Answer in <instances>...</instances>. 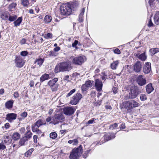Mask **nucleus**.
<instances>
[{"instance_id": "f257e3e1", "label": "nucleus", "mask_w": 159, "mask_h": 159, "mask_svg": "<svg viewBox=\"0 0 159 159\" xmlns=\"http://www.w3.org/2000/svg\"><path fill=\"white\" fill-rule=\"evenodd\" d=\"M72 69L70 62L64 61L58 64L55 69V72L57 73L59 72H69Z\"/></svg>"}, {"instance_id": "f03ea898", "label": "nucleus", "mask_w": 159, "mask_h": 159, "mask_svg": "<svg viewBox=\"0 0 159 159\" xmlns=\"http://www.w3.org/2000/svg\"><path fill=\"white\" fill-rule=\"evenodd\" d=\"M82 152L81 145L76 148L73 149L70 153V159H77L81 155Z\"/></svg>"}, {"instance_id": "7ed1b4c3", "label": "nucleus", "mask_w": 159, "mask_h": 159, "mask_svg": "<svg viewBox=\"0 0 159 159\" xmlns=\"http://www.w3.org/2000/svg\"><path fill=\"white\" fill-rule=\"evenodd\" d=\"M72 9L68 5L62 4L60 7L61 13L63 16H68L71 13Z\"/></svg>"}, {"instance_id": "20e7f679", "label": "nucleus", "mask_w": 159, "mask_h": 159, "mask_svg": "<svg viewBox=\"0 0 159 159\" xmlns=\"http://www.w3.org/2000/svg\"><path fill=\"white\" fill-rule=\"evenodd\" d=\"M125 107L128 110L131 109L133 108L137 107L139 106V104L134 100L131 101H125L123 103Z\"/></svg>"}, {"instance_id": "39448f33", "label": "nucleus", "mask_w": 159, "mask_h": 159, "mask_svg": "<svg viewBox=\"0 0 159 159\" xmlns=\"http://www.w3.org/2000/svg\"><path fill=\"white\" fill-rule=\"evenodd\" d=\"M141 92L138 87H132L130 90L129 94V97L131 99L135 98Z\"/></svg>"}, {"instance_id": "423d86ee", "label": "nucleus", "mask_w": 159, "mask_h": 159, "mask_svg": "<svg viewBox=\"0 0 159 159\" xmlns=\"http://www.w3.org/2000/svg\"><path fill=\"white\" fill-rule=\"evenodd\" d=\"M86 60V57L85 56H80L74 57L72 62L73 64L80 65Z\"/></svg>"}, {"instance_id": "0eeeda50", "label": "nucleus", "mask_w": 159, "mask_h": 159, "mask_svg": "<svg viewBox=\"0 0 159 159\" xmlns=\"http://www.w3.org/2000/svg\"><path fill=\"white\" fill-rule=\"evenodd\" d=\"M64 120V117L62 114L61 113L56 114L53 118V123L55 125L59 122H61Z\"/></svg>"}, {"instance_id": "6e6552de", "label": "nucleus", "mask_w": 159, "mask_h": 159, "mask_svg": "<svg viewBox=\"0 0 159 159\" xmlns=\"http://www.w3.org/2000/svg\"><path fill=\"white\" fill-rule=\"evenodd\" d=\"M58 80V78H55L48 82V84L50 86L52 91H54L57 90L58 85L56 83Z\"/></svg>"}, {"instance_id": "1a4fd4ad", "label": "nucleus", "mask_w": 159, "mask_h": 159, "mask_svg": "<svg viewBox=\"0 0 159 159\" xmlns=\"http://www.w3.org/2000/svg\"><path fill=\"white\" fill-rule=\"evenodd\" d=\"M82 98V95L80 93H77L73 97L72 100L70 101L72 105H76Z\"/></svg>"}, {"instance_id": "9d476101", "label": "nucleus", "mask_w": 159, "mask_h": 159, "mask_svg": "<svg viewBox=\"0 0 159 159\" xmlns=\"http://www.w3.org/2000/svg\"><path fill=\"white\" fill-rule=\"evenodd\" d=\"M136 81L138 84L142 86L144 85L146 83L145 78L142 75H139L136 79Z\"/></svg>"}, {"instance_id": "9b49d317", "label": "nucleus", "mask_w": 159, "mask_h": 159, "mask_svg": "<svg viewBox=\"0 0 159 159\" xmlns=\"http://www.w3.org/2000/svg\"><path fill=\"white\" fill-rule=\"evenodd\" d=\"M15 63H16V66L18 67H22L25 63L24 60L20 57H16L15 59Z\"/></svg>"}, {"instance_id": "f8f14e48", "label": "nucleus", "mask_w": 159, "mask_h": 159, "mask_svg": "<svg viewBox=\"0 0 159 159\" xmlns=\"http://www.w3.org/2000/svg\"><path fill=\"white\" fill-rule=\"evenodd\" d=\"M142 66V63L138 61L133 65L134 70L136 72H139L141 70Z\"/></svg>"}, {"instance_id": "ddd939ff", "label": "nucleus", "mask_w": 159, "mask_h": 159, "mask_svg": "<svg viewBox=\"0 0 159 159\" xmlns=\"http://www.w3.org/2000/svg\"><path fill=\"white\" fill-rule=\"evenodd\" d=\"M103 84L102 82L99 79H96L95 80V86L96 89L99 92L102 91V87Z\"/></svg>"}, {"instance_id": "4468645a", "label": "nucleus", "mask_w": 159, "mask_h": 159, "mask_svg": "<svg viewBox=\"0 0 159 159\" xmlns=\"http://www.w3.org/2000/svg\"><path fill=\"white\" fill-rule=\"evenodd\" d=\"M93 81L88 80L85 82V84L82 85L81 89L82 91H86L89 88L91 87L93 83Z\"/></svg>"}, {"instance_id": "2eb2a0df", "label": "nucleus", "mask_w": 159, "mask_h": 159, "mask_svg": "<svg viewBox=\"0 0 159 159\" xmlns=\"http://www.w3.org/2000/svg\"><path fill=\"white\" fill-rule=\"evenodd\" d=\"M17 114L14 113H8L6 115V119L10 122H11L17 117Z\"/></svg>"}, {"instance_id": "dca6fc26", "label": "nucleus", "mask_w": 159, "mask_h": 159, "mask_svg": "<svg viewBox=\"0 0 159 159\" xmlns=\"http://www.w3.org/2000/svg\"><path fill=\"white\" fill-rule=\"evenodd\" d=\"M63 111L65 114L70 116L74 113L75 110L72 107H67L64 108Z\"/></svg>"}, {"instance_id": "f3484780", "label": "nucleus", "mask_w": 159, "mask_h": 159, "mask_svg": "<svg viewBox=\"0 0 159 159\" xmlns=\"http://www.w3.org/2000/svg\"><path fill=\"white\" fill-rule=\"evenodd\" d=\"M151 70V64L150 63H146L143 67V72L145 74H148Z\"/></svg>"}, {"instance_id": "a211bd4d", "label": "nucleus", "mask_w": 159, "mask_h": 159, "mask_svg": "<svg viewBox=\"0 0 159 159\" xmlns=\"http://www.w3.org/2000/svg\"><path fill=\"white\" fill-rule=\"evenodd\" d=\"M115 135L114 134L108 133L104 136L103 139L104 140V142H105L110 139H112L115 138Z\"/></svg>"}, {"instance_id": "6ab92c4d", "label": "nucleus", "mask_w": 159, "mask_h": 159, "mask_svg": "<svg viewBox=\"0 0 159 159\" xmlns=\"http://www.w3.org/2000/svg\"><path fill=\"white\" fill-rule=\"evenodd\" d=\"M134 56L142 61H144L147 58L145 53L140 54L139 52L136 53H134Z\"/></svg>"}, {"instance_id": "aec40b11", "label": "nucleus", "mask_w": 159, "mask_h": 159, "mask_svg": "<svg viewBox=\"0 0 159 159\" xmlns=\"http://www.w3.org/2000/svg\"><path fill=\"white\" fill-rule=\"evenodd\" d=\"M28 140L24 136L21 138L19 142V144L20 146H25L27 143Z\"/></svg>"}, {"instance_id": "412c9836", "label": "nucleus", "mask_w": 159, "mask_h": 159, "mask_svg": "<svg viewBox=\"0 0 159 159\" xmlns=\"http://www.w3.org/2000/svg\"><path fill=\"white\" fill-rule=\"evenodd\" d=\"M146 92L148 93H151L154 90V88L152 87V84L149 83L146 86Z\"/></svg>"}, {"instance_id": "4be33fe9", "label": "nucleus", "mask_w": 159, "mask_h": 159, "mask_svg": "<svg viewBox=\"0 0 159 159\" xmlns=\"http://www.w3.org/2000/svg\"><path fill=\"white\" fill-rule=\"evenodd\" d=\"M154 22L156 25H159V11H157L154 17Z\"/></svg>"}, {"instance_id": "5701e85b", "label": "nucleus", "mask_w": 159, "mask_h": 159, "mask_svg": "<svg viewBox=\"0 0 159 159\" xmlns=\"http://www.w3.org/2000/svg\"><path fill=\"white\" fill-rule=\"evenodd\" d=\"M14 101L12 100H9L5 103L6 108L7 109L11 108L13 107Z\"/></svg>"}, {"instance_id": "b1692460", "label": "nucleus", "mask_w": 159, "mask_h": 159, "mask_svg": "<svg viewBox=\"0 0 159 159\" xmlns=\"http://www.w3.org/2000/svg\"><path fill=\"white\" fill-rule=\"evenodd\" d=\"M52 18L50 15H46L44 19V22L45 23H50L52 20Z\"/></svg>"}, {"instance_id": "393cba45", "label": "nucleus", "mask_w": 159, "mask_h": 159, "mask_svg": "<svg viewBox=\"0 0 159 159\" xmlns=\"http://www.w3.org/2000/svg\"><path fill=\"white\" fill-rule=\"evenodd\" d=\"M20 134L18 132H15L12 135V139L15 141H16L20 139Z\"/></svg>"}, {"instance_id": "a878e982", "label": "nucleus", "mask_w": 159, "mask_h": 159, "mask_svg": "<svg viewBox=\"0 0 159 159\" xmlns=\"http://www.w3.org/2000/svg\"><path fill=\"white\" fill-rule=\"evenodd\" d=\"M49 75L48 74H44L41 77L40 79V81L41 82H42L43 81L48 80L49 79Z\"/></svg>"}, {"instance_id": "bb28decb", "label": "nucleus", "mask_w": 159, "mask_h": 159, "mask_svg": "<svg viewBox=\"0 0 159 159\" xmlns=\"http://www.w3.org/2000/svg\"><path fill=\"white\" fill-rule=\"evenodd\" d=\"M9 138V137L8 136H6L5 139L4 140L3 142L1 143H0V150H4L6 148V147L5 145L4 144V142L5 143H7L6 139H8Z\"/></svg>"}, {"instance_id": "cd10ccee", "label": "nucleus", "mask_w": 159, "mask_h": 159, "mask_svg": "<svg viewBox=\"0 0 159 159\" xmlns=\"http://www.w3.org/2000/svg\"><path fill=\"white\" fill-rule=\"evenodd\" d=\"M79 5V3L77 1H75L73 2L70 6L71 8L72 9V10L73 9L74 10L78 7Z\"/></svg>"}, {"instance_id": "c85d7f7f", "label": "nucleus", "mask_w": 159, "mask_h": 159, "mask_svg": "<svg viewBox=\"0 0 159 159\" xmlns=\"http://www.w3.org/2000/svg\"><path fill=\"white\" fill-rule=\"evenodd\" d=\"M119 62L118 61H115L111 63V67L112 69L115 70L118 66Z\"/></svg>"}, {"instance_id": "c756f323", "label": "nucleus", "mask_w": 159, "mask_h": 159, "mask_svg": "<svg viewBox=\"0 0 159 159\" xmlns=\"http://www.w3.org/2000/svg\"><path fill=\"white\" fill-rule=\"evenodd\" d=\"M149 52L151 53L152 55H153L159 52V48H151L149 50Z\"/></svg>"}, {"instance_id": "7c9ffc66", "label": "nucleus", "mask_w": 159, "mask_h": 159, "mask_svg": "<svg viewBox=\"0 0 159 159\" xmlns=\"http://www.w3.org/2000/svg\"><path fill=\"white\" fill-rule=\"evenodd\" d=\"M22 21V19L21 17H19L18 19L14 22L15 26H19Z\"/></svg>"}, {"instance_id": "2f4dec72", "label": "nucleus", "mask_w": 159, "mask_h": 159, "mask_svg": "<svg viewBox=\"0 0 159 159\" xmlns=\"http://www.w3.org/2000/svg\"><path fill=\"white\" fill-rule=\"evenodd\" d=\"M16 5V3H12L9 6L8 10L9 11H13L15 9V7Z\"/></svg>"}, {"instance_id": "473e14b6", "label": "nucleus", "mask_w": 159, "mask_h": 159, "mask_svg": "<svg viewBox=\"0 0 159 159\" xmlns=\"http://www.w3.org/2000/svg\"><path fill=\"white\" fill-rule=\"evenodd\" d=\"M32 135V133L30 131H28L24 137H25L26 139L28 140L31 137Z\"/></svg>"}, {"instance_id": "72a5a7b5", "label": "nucleus", "mask_w": 159, "mask_h": 159, "mask_svg": "<svg viewBox=\"0 0 159 159\" xmlns=\"http://www.w3.org/2000/svg\"><path fill=\"white\" fill-rule=\"evenodd\" d=\"M43 62V60L41 58H39L36 60L35 63L39 65V66H40Z\"/></svg>"}, {"instance_id": "f704fd0d", "label": "nucleus", "mask_w": 159, "mask_h": 159, "mask_svg": "<svg viewBox=\"0 0 159 159\" xmlns=\"http://www.w3.org/2000/svg\"><path fill=\"white\" fill-rule=\"evenodd\" d=\"M21 4L24 7H26L29 4V0H21Z\"/></svg>"}, {"instance_id": "c9c22d12", "label": "nucleus", "mask_w": 159, "mask_h": 159, "mask_svg": "<svg viewBox=\"0 0 159 159\" xmlns=\"http://www.w3.org/2000/svg\"><path fill=\"white\" fill-rule=\"evenodd\" d=\"M39 128V127L34 125L32 127V131L33 132H37V133H38L39 132H40V131L38 129Z\"/></svg>"}, {"instance_id": "e433bc0d", "label": "nucleus", "mask_w": 159, "mask_h": 159, "mask_svg": "<svg viewBox=\"0 0 159 159\" xmlns=\"http://www.w3.org/2000/svg\"><path fill=\"white\" fill-rule=\"evenodd\" d=\"M68 143H72L73 145H76L78 143V140L76 139H75L73 140H70L68 141Z\"/></svg>"}, {"instance_id": "4c0bfd02", "label": "nucleus", "mask_w": 159, "mask_h": 159, "mask_svg": "<svg viewBox=\"0 0 159 159\" xmlns=\"http://www.w3.org/2000/svg\"><path fill=\"white\" fill-rule=\"evenodd\" d=\"M8 15L7 13H4L2 14L1 18L2 19L6 20L8 19Z\"/></svg>"}, {"instance_id": "58836bf2", "label": "nucleus", "mask_w": 159, "mask_h": 159, "mask_svg": "<svg viewBox=\"0 0 159 159\" xmlns=\"http://www.w3.org/2000/svg\"><path fill=\"white\" fill-rule=\"evenodd\" d=\"M140 98L142 101H144L147 99V96L144 94H141L140 95Z\"/></svg>"}, {"instance_id": "ea45409f", "label": "nucleus", "mask_w": 159, "mask_h": 159, "mask_svg": "<svg viewBox=\"0 0 159 159\" xmlns=\"http://www.w3.org/2000/svg\"><path fill=\"white\" fill-rule=\"evenodd\" d=\"M44 124L43 122L41 120H39L36 121L35 125L39 127L40 126Z\"/></svg>"}, {"instance_id": "a19ab883", "label": "nucleus", "mask_w": 159, "mask_h": 159, "mask_svg": "<svg viewBox=\"0 0 159 159\" xmlns=\"http://www.w3.org/2000/svg\"><path fill=\"white\" fill-rule=\"evenodd\" d=\"M57 136V133L55 132L51 133L50 134V137L52 139H55Z\"/></svg>"}, {"instance_id": "79ce46f5", "label": "nucleus", "mask_w": 159, "mask_h": 159, "mask_svg": "<svg viewBox=\"0 0 159 159\" xmlns=\"http://www.w3.org/2000/svg\"><path fill=\"white\" fill-rule=\"evenodd\" d=\"M33 148H31L27 152H25V156L26 157H28L30 156L32 153L33 151H34Z\"/></svg>"}, {"instance_id": "37998d69", "label": "nucleus", "mask_w": 159, "mask_h": 159, "mask_svg": "<svg viewBox=\"0 0 159 159\" xmlns=\"http://www.w3.org/2000/svg\"><path fill=\"white\" fill-rule=\"evenodd\" d=\"M17 16L16 15L13 16H10L9 17L8 20L11 21H12L15 20L17 18Z\"/></svg>"}, {"instance_id": "c03bdc74", "label": "nucleus", "mask_w": 159, "mask_h": 159, "mask_svg": "<svg viewBox=\"0 0 159 159\" xmlns=\"http://www.w3.org/2000/svg\"><path fill=\"white\" fill-rule=\"evenodd\" d=\"M118 126L117 123H115L114 124L110 125L109 129H111L113 130L115 129Z\"/></svg>"}, {"instance_id": "a18cd8bd", "label": "nucleus", "mask_w": 159, "mask_h": 159, "mask_svg": "<svg viewBox=\"0 0 159 159\" xmlns=\"http://www.w3.org/2000/svg\"><path fill=\"white\" fill-rule=\"evenodd\" d=\"M76 91V90L75 89H74L71 90L70 92L67 94L66 97H68L71 96L73 93H74Z\"/></svg>"}, {"instance_id": "49530a36", "label": "nucleus", "mask_w": 159, "mask_h": 159, "mask_svg": "<svg viewBox=\"0 0 159 159\" xmlns=\"http://www.w3.org/2000/svg\"><path fill=\"white\" fill-rule=\"evenodd\" d=\"M27 116V113L26 112H24L21 113L20 114V116L22 119H24Z\"/></svg>"}, {"instance_id": "de8ad7c7", "label": "nucleus", "mask_w": 159, "mask_h": 159, "mask_svg": "<svg viewBox=\"0 0 159 159\" xmlns=\"http://www.w3.org/2000/svg\"><path fill=\"white\" fill-rule=\"evenodd\" d=\"M44 37L46 39L52 38V35L50 33H48L47 34H46L44 35Z\"/></svg>"}, {"instance_id": "09e8293b", "label": "nucleus", "mask_w": 159, "mask_h": 159, "mask_svg": "<svg viewBox=\"0 0 159 159\" xmlns=\"http://www.w3.org/2000/svg\"><path fill=\"white\" fill-rule=\"evenodd\" d=\"M49 56H56V54L54 51H51L49 52Z\"/></svg>"}, {"instance_id": "8fccbe9b", "label": "nucleus", "mask_w": 159, "mask_h": 159, "mask_svg": "<svg viewBox=\"0 0 159 159\" xmlns=\"http://www.w3.org/2000/svg\"><path fill=\"white\" fill-rule=\"evenodd\" d=\"M147 25L148 27H151L154 26V24L152 22L151 19H150L148 23L147 24Z\"/></svg>"}, {"instance_id": "3c124183", "label": "nucleus", "mask_w": 159, "mask_h": 159, "mask_svg": "<svg viewBox=\"0 0 159 159\" xmlns=\"http://www.w3.org/2000/svg\"><path fill=\"white\" fill-rule=\"evenodd\" d=\"M28 53L27 51H23L20 52V55L23 56H26Z\"/></svg>"}, {"instance_id": "603ef678", "label": "nucleus", "mask_w": 159, "mask_h": 159, "mask_svg": "<svg viewBox=\"0 0 159 159\" xmlns=\"http://www.w3.org/2000/svg\"><path fill=\"white\" fill-rule=\"evenodd\" d=\"M114 53L115 54H119L120 53V51L118 48H116L113 50Z\"/></svg>"}, {"instance_id": "864d4df0", "label": "nucleus", "mask_w": 159, "mask_h": 159, "mask_svg": "<svg viewBox=\"0 0 159 159\" xmlns=\"http://www.w3.org/2000/svg\"><path fill=\"white\" fill-rule=\"evenodd\" d=\"M19 131L21 134H23L25 131V129L24 127H21L19 129Z\"/></svg>"}, {"instance_id": "5fc2aeb1", "label": "nucleus", "mask_w": 159, "mask_h": 159, "mask_svg": "<svg viewBox=\"0 0 159 159\" xmlns=\"http://www.w3.org/2000/svg\"><path fill=\"white\" fill-rule=\"evenodd\" d=\"M94 120H95L94 119L92 118L91 120H89L88 121V122L87 123V124H89V125L90 124H92L93 123V122L94 121Z\"/></svg>"}, {"instance_id": "6e6d98bb", "label": "nucleus", "mask_w": 159, "mask_h": 159, "mask_svg": "<svg viewBox=\"0 0 159 159\" xmlns=\"http://www.w3.org/2000/svg\"><path fill=\"white\" fill-rule=\"evenodd\" d=\"M78 41L77 40H75L74 42L72 44V46L73 47H75L78 44Z\"/></svg>"}, {"instance_id": "4d7b16f0", "label": "nucleus", "mask_w": 159, "mask_h": 159, "mask_svg": "<svg viewBox=\"0 0 159 159\" xmlns=\"http://www.w3.org/2000/svg\"><path fill=\"white\" fill-rule=\"evenodd\" d=\"M26 41V40L25 39H21V40L20 41V43L21 44H24L25 43Z\"/></svg>"}, {"instance_id": "13d9d810", "label": "nucleus", "mask_w": 159, "mask_h": 159, "mask_svg": "<svg viewBox=\"0 0 159 159\" xmlns=\"http://www.w3.org/2000/svg\"><path fill=\"white\" fill-rule=\"evenodd\" d=\"M13 96L15 98H18L19 96V94L18 92H15L13 94Z\"/></svg>"}, {"instance_id": "bf43d9fd", "label": "nucleus", "mask_w": 159, "mask_h": 159, "mask_svg": "<svg viewBox=\"0 0 159 159\" xmlns=\"http://www.w3.org/2000/svg\"><path fill=\"white\" fill-rule=\"evenodd\" d=\"M69 76L67 75L65 76L64 77L63 80H66V81H67V82H68L69 81Z\"/></svg>"}, {"instance_id": "052dcab7", "label": "nucleus", "mask_w": 159, "mask_h": 159, "mask_svg": "<svg viewBox=\"0 0 159 159\" xmlns=\"http://www.w3.org/2000/svg\"><path fill=\"white\" fill-rule=\"evenodd\" d=\"M38 139V136L36 135H34L33 136V139L34 142L36 143L37 142V139Z\"/></svg>"}, {"instance_id": "680f3d73", "label": "nucleus", "mask_w": 159, "mask_h": 159, "mask_svg": "<svg viewBox=\"0 0 159 159\" xmlns=\"http://www.w3.org/2000/svg\"><path fill=\"white\" fill-rule=\"evenodd\" d=\"M103 75L102 77V80H105L107 78V75H105L103 72L102 73Z\"/></svg>"}, {"instance_id": "e2e57ef3", "label": "nucleus", "mask_w": 159, "mask_h": 159, "mask_svg": "<svg viewBox=\"0 0 159 159\" xmlns=\"http://www.w3.org/2000/svg\"><path fill=\"white\" fill-rule=\"evenodd\" d=\"M60 50V48L59 47H56L54 48V51L55 52H57Z\"/></svg>"}, {"instance_id": "0e129e2a", "label": "nucleus", "mask_w": 159, "mask_h": 159, "mask_svg": "<svg viewBox=\"0 0 159 159\" xmlns=\"http://www.w3.org/2000/svg\"><path fill=\"white\" fill-rule=\"evenodd\" d=\"M85 11V9L84 8H83L81 10V12H80V16H83L84 14V12Z\"/></svg>"}, {"instance_id": "69168bd1", "label": "nucleus", "mask_w": 159, "mask_h": 159, "mask_svg": "<svg viewBox=\"0 0 159 159\" xmlns=\"http://www.w3.org/2000/svg\"><path fill=\"white\" fill-rule=\"evenodd\" d=\"M79 20L80 22H82L83 21V16H80V15H79Z\"/></svg>"}, {"instance_id": "338daca9", "label": "nucleus", "mask_w": 159, "mask_h": 159, "mask_svg": "<svg viewBox=\"0 0 159 159\" xmlns=\"http://www.w3.org/2000/svg\"><path fill=\"white\" fill-rule=\"evenodd\" d=\"M117 89L116 88L113 87V88L112 89V90H113V93H114L115 94H116V93H117Z\"/></svg>"}, {"instance_id": "774afa93", "label": "nucleus", "mask_w": 159, "mask_h": 159, "mask_svg": "<svg viewBox=\"0 0 159 159\" xmlns=\"http://www.w3.org/2000/svg\"><path fill=\"white\" fill-rule=\"evenodd\" d=\"M34 82L33 80H31L30 82V85L31 87H32L34 86Z\"/></svg>"}]
</instances>
